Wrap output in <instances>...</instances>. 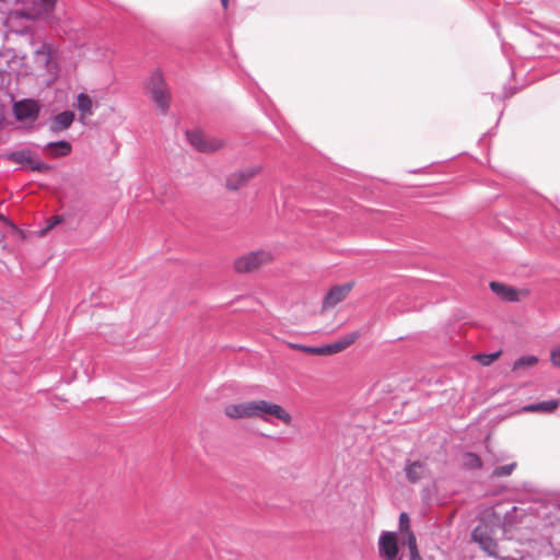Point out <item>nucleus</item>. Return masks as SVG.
Returning <instances> with one entry per match:
<instances>
[{
	"label": "nucleus",
	"mask_w": 560,
	"mask_h": 560,
	"mask_svg": "<svg viewBox=\"0 0 560 560\" xmlns=\"http://www.w3.org/2000/svg\"><path fill=\"white\" fill-rule=\"evenodd\" d=\"M275 254L267 248H257L242 254L233 260L232 268L235 273L248 275L259 272L262 268L275 261Z\"/></svg>",
	"instance_id": "1"
},
{
	"label": "nucleus",
	"mask_w": 560,
	"mask_h": 560,
	"mask_svg": "<svg viewBox=\"0 0 560 560\" xmlns=\"http://www.w3.org/2000/svg\"><path fill=\"white\" fill-rule=\"evenodd\" d=\"M250 419L258 418L265 422H272L277 419L285 425H291L292 416L282 406L265 400H249Z\"/></svg>",
	"instance_id": "2"
},
{
	"label": "nucleus",
	"mask_w": 560,
	"mask_h": 560,
	"mask_svg": "<svg viewBox=\"0 0 560 560\" xmlns=\"http://www.w3.org/2000/svg\"><path fill=\"white\" fill-rule=\"evenodd\" d=\"M147 91L162 114H165L170 108L171 94L160 72L152 73L147 84Z\"/></svg>",
	"instance_id": "3"
},
{
	"label": "nucleus",
	"mask_w": 560,
	"mask_h": 560,
	"mask_svg": "<svg viewBox=\"0 0 560 560\" xmlns=\"http://www.w3.org/2000/svg\"><path fill=\"white\" fill-rule=\"evenodd\" d=\"M262 172L260 164H254L231 173L225 179V187L235 191L246 186L254 177Z\"/></svg>",
	"instance_id": "4"
},
{
	"label": "nucleus",
	"mask_w": 560,
	"mask_h": 560,
	"mask_svg": "<svg viewBox=\"0 0 560 560\" xmlns=\"http://www.w3.org/2000/svg\"><path fill=\"white\" fill-rule=\"evenodd\" d=\"M378 555L383 560H401L398 537L394 532H383L378 538Z\"/></svg>",
	"instance_id": "5"
},
{
	"label": "nucleus",
	"mask_w": 560,
	"mask_h": 560,
	"mask_svg": "<svg viewBox=\"0 0 560 560\" xmlns=\"http://www.w3.org/2000/svg\"><path fill=\"white\" fill-rule=\"evenodd\" d=\"M489 287L495 295H498L502 301L505 302L522 301L528 298L530 293L529 290L526 288L517 289L498 281H491Z\"/></svg>",
	"instance_id": "6"
},
{
	"label": "nucleus",
	"mask_w": 560,
	"mask_h": 560,
	"mask_svg": "<svg viewBox=\"0 0 560 560\" xmlns=\"http://www.w3.org/2000/svg\"><path fill=\"white\" fill-rule=\"evenodd\" d=\"M189 143L200 152L210 153L223 148L224 142L221 139L207 138L200 131L187 132Z\"/></svg>",
	"instance_id": "7"
},
{
	"label": "nucleus",
	"mask_w": 560,
	"mask_h": 560,
	"mask_svg": "<svg viewBox=\"0 0 560 560\" xmlns=\"http://www.w3.org/2000/svg\"><path fill=\"white\" fill-rule=\"evenodd\" d=\"M352 288V282L331 287L324 295L322 306L336 310L337 305L345 301L346 298L350 294Z\"/></svg>",
	"instance_id": "8"
},
{
	"label": "nucleus",
	"mask_w": 560,
	"mask_h": 560,
	"mask_svg": "<svg viewBox=\"0 0 560 560\" xmlns=\"http://www.w3.org/2000/svg\"><path fill=\"white\" fill-rule=\"evenodd\" d=\"M39 109V104L34 100H22L13 105V113L20 121H34L38 117Z\"/></svg>",
	"instance_id": "9"
},
{
	"label": "nucleus",
	"mask_w": 560,
	"mask_h": 560,
	"mask_svg": "<svg viewBox=\"0 0 560 560\" xmlns=\"http://www.w3.org/2000/svg\"><path fill=\"white\" fill-rule=\"evenodd\" d=\"M472 539L490 556L497 555L498 545L491 537L488 526H477L472 532Z\"/></svg>",
	"instance_id": "10"
},
{
	"label": "nucleus",
	"mask_w": 560,
	"mask_h": 560,
	"mask_svg": "<svg viewBox=\"0 0 560 560\" xmlns=\"http://www.w3.org/2000/svg\"><path fill=\"white\" fill-rule=\"evenodd\" d=\"M359 338V332H352L345 338L325 346L317 347V355H332L342 352Z\"/></svg>",
	"instance_id": "11"
},
{
	"label": "nucleus",
	"mask_w": 560,
	"mask_h": 560,
	"mask_svg": "<svg viewBox=\"0 0 560 560\" xmlns=\"http://www.w3.org/2000/svg\"><path fill=\"white\" fill-rule=\"evenodd\" d=\"M9 159L19 164H26L32 171L48 172L50 166L38 160H34L32 152L28 150L13 152L9 155Z\"/></svg>",
	"instance_id": "12"
},
{
	"label": "nucleus",
	"mask_w": 560,
	"mask_h": 560,
	"mask_svg": "<svg viewBox=\"0 0 560 560\" xmlns=\"http://www.w3.org/2000/svg\"><path fill=\"white\" fill-rule=\"evenodd\" d=\"M223 412L231 420L250 419L249 400L228 404Z\"/></svg>",
	"instance_id": "13"
},
{
	"label": "nucleus",
	"mask_w": 560,
	"mask_h": 560,
	"mask_svg": "<svg viewBox=\"0 0 560 560\" xmlns=\"http://www.w3.org/2000/svg\"><path fill=\"white\" fill-rule=\"evenodd\" d=\"M338 311L320 306L317 312V324H319L323 330H332L337 327Z\"/></svg>",
	"instance_id": "14"
},
{
	"label": "nucleus",
	"mask_w": 560,
	"mask_h": 560,
	"mask_svg": "<svg viewBox=\"0 0 560 560\" xmlns=\"http://www.w3.org/2000/svg\"><path fill=\"white\" fill-rule=\"evenodd\" d=\"M405 471L407 479L412 483L418 482L428 475V468L425 464L420 460L409 463L406 466Z\"/></svg>",
	"instance_id": "15"
},
{
	"label": "nucleus",
	"mask_w": 560,
	"mask_h": 560,
	"mask_svg": "<svg viewBox=\"0 0 560 560\" xmlns=\"http://www.w3.org/2000/svg\"><path fill=\"white\" fill-rule=\"evenodd\" d=\"M558 407H559V400L552 399V400H548V401H541V402L524 406L521 409V412L551 413L555 410H557Z\"/></svg>",
	"instance_id": "16"
},
{
	"label": "nucleus",
	"mask_w": 560,
	"mask_h": 560,
	"mask_svg": "<svg viewBox=\"0 0 560 560\" xmlns=\"http://www.w3.org/2000/svg\"><path fill=\"white\" fill-rule=\"evenodd\" d=\"M44 151L51 158L66 156L71 152V144L68 141L49 142Z\"/></svg>",
	"instance_id": "17"
},
{
	"label": "nucleus",
	"mask_w": 560,
	"mask_h": 560,
	"mask_svg": "<svg viewBox=\"0 0 560 560\" xmlns=\"http://www.w3.org/2000/svg\"><path fill=\"white\" fill-rule=\"evenodd\" d=\"M74 120V113L66 110L57 115L51 122V130L57 132L68 129Z\"/></svg>",
	"instance_id": "18"
},
{
	"label": "nucleus",
	"mask_w": 560,
	"mask_h": 560,
	"mask_svg": "<svg viewBox=\"0 0 560 560\" xmlns=\"http://www.w3.org/2000/svg\"><path fill=\"white\" fill-rule=\"evenodd\" d=\"M401 542L408 547L410 560H422L415 534H410L409 537L402 538Z\"/></svg>",
	"instance_id": "19"
},
{
	"label": "nucleus",
	"mask_w": 560,
	"mask_h": 560,
	"mask_svg": "<svg viewBox=\"0 0 560 560\" xmlns=\"http://www.w3.org/2000/svg\"><path fill=\"white\" fill-rule=\"evenodd\" d=\"M538 362L537 357L535 355H524L520 359H517L512 366L513 371H520L525 368H532L535 366Z\"/></svg>",
	"instance_id": "20"
},
{
	"label": "nucleus",
	"mask_w": 560,
	"mask_h": 560,
	"mask_svg": "<svg viewBox=\"0 0 560 560\" xmlns=\"http://www.w3.org/2000/svg\"><path fill=\"white\" fill-rule=\"evenodd\" d=\"M399 534L401 535V539L409 537L410 534H413L410 527V518L407 513L402 512L399 515V525H398Z\"/></svg>",
	"instance_id": "21"
},
{
	"label": "nucleus",
	"mask_w": 560,
	"mask_h": 560,
	"mask_svg": "<svg viewBox=\"0 0 560 560\" xmlns=\"http://www.w3.org/2000/svg\"><path fill=\"white\" fill-rule=\"evenodd\" d=\"M92 100L84 93L78 95V109L82 113V115H91L92 114Z\"/></svg>",
	"instance_id": "22"
},
{
	"label": "nucleus",
	"mask_w": 560,
	"mask_h": 560,
	"mask_svg": "<svg viewBox=\"0 0 560 560\" xmlns=\"http://www.w3.org/2000/svg\"><path fill=\"white\" fill-rule=\"evenodd\" d=\"M517 467V463L499 466L492 471L493 478H502L510 476Z\"/></svg>",
	"instance_id": "23"
},
{
	"label": "nucleus",
	"mask_w": 560,
	"mask_h": 560,
	"mask_svg": "<svg viewBox=\"0 0 560 560\" xmlns=\"http://www.w3.org/2000/svg\"><path fill=\"white\" fill-rule=\"evenodd\" d=\"M464 466L471 469L481 468L482 462L480 457L474 453H467L464 456Z\"/></svg>",
	"instance_id": "24"
},
{
	"label": "nucleus",
	"mask_w": 560,
	"mask_h": 560,
	"mask_svg": "<svg viewBox=\"0 0 560 560\" xmlns=\"http://www.w3.org/2000/svg\"><path fill=\"white\" fill-rule=\"evenodd\" d=\"M501 353V351H498L489 354H476L474 359L477 360L482 365L488 366L494 361H497L500 358Z\"/></svg>",
	"instance_id": "25"
},
{
	"label": "nucleus",
	"mask_w": 560,
	"mask_h": 560,
	"mask_svg": "<svg viewBox=\"0 0 560 560\" xmlns=\"http://www.w3.org/2000/svg\"><path fill=\"white\" fill-rule=\"evenodd\" d=\"M63 221L62 217L60 215H54L48 219L47 225L37 232V235L39 237H44L47 235V233L56 225L60 224Z\"/></svg>",
	"instance_id": "26"
},
{
	"label": "nucleus",
	"mask_w": 560,
	"mask_h": 560,
	"mask_svg": "<svg viewBox=\"0 0 560 560\" xmlns=\"http://www.w3.org/2000/svg\"><path fill=\"white\" fill-rule=\"evenodd\" d=\"M287 346L293 350L304 351L311 355L315 354V347H307L300 343L287 342Z\"/></svg>",
	"instance_id": "27"
},
{
	"label": "nucleus",
	"mask_w": 560,
	"mask_h": 560,
	"mask_svg": "<svg viewBox=\"0 0 560 560\" xmlns=\"http://www.w3.org/2000/svg\"><path fill=\"white\" fill-rule=\"evenodd\" d=\"M550 362L555 368L560 369V346L555 347L550 351Z\"/></svg>",
	"instance_id": "28"
},
{
	"label": "nucleus",
	"mask_w": 560,
	"mask_h": 560,
	"mask_svg": "<svg viewBox=\"0 0 560 560\" xmlns=\"http://www.w3.org/2000/svg\"><path fill=\"white\" fill-rule=\"evenodd\" d=\"M42 3V12L49 14L54 11L57 0H39Z\"/></svg>",
	"instance_id": "29"
},
{
	"label": "nucleus",
	"mask_w": 560,
	"mask_h": 560,
	"mask_svg": "<svg viewBox=\"0 0 560 560\" xmlns=\"http://www.w3.org/2000/svg\"><path fill=\"white\" fill-rule=\"evenodd\" d=\"M221 3L224 9H228L229 0H221Z\"/></svg>",
	"instance_id": "30"
},
{
	"label": "nucleus",
	"mask_w": 560,
	"mask_h": 560,
	"mask_svg": "<svg viewBox=\"0 0 560 560\" xmlns=\"http://www.w3.org/2000/svg\"><path fill=\"white\" fill-rule=\"evenodd\" d=\"M23 16H25V18H31V15H28V14H23ZM37 16H38V15H34V16H32V19H35V18H37Z\"/></svg>",
	"instance_id": "31"
},
{
	"label": "nucleus",
	"mask_w": 560,
	"mask_h": 560,
	"mask_svg": "<svg viewBox=\"0 0 560 560\" xmlns=\"http://www.w3.org/2000/svg\"><path fill=\"white\" fill-rule=\"evenodd\" d=\"M506 560H523V559L508 558Z\"/></svg>",
	"instance_id": "32"
}]
</instances>
